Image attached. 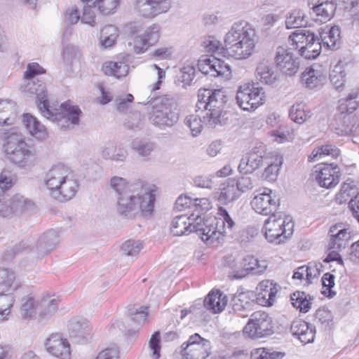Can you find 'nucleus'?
Segmentation results:
<instances>
[{"instance_id": "23", "label": "nucleus", "mask_w": 359, "mask_h": 359, "mask_svg": "<svg viewBox=\"0 0 359 359\" xmlns=\"http://www.w3.org/2000/svg\"><path fill=\"white\" fill-rule=\"evenodd\" d=\"M257 290V303L263 306H271L276 302L280 287L273 281L264 280L259 283Z\"/></svg>"}, {"instance_id": "50", "label": "nucleus", "mask_w": 359, "mask_h": 359, "mask_svg": "<svg viewBox=\"0 0 359 359\" xmlns=\"http://www.w3.org/2000/svg\"><path fill=\"white\" fill-rule=\"evenodd\" d=\"M233 309L241 312L250 309L252 302L248 292L236 293L232 299Z\"/></svg>"}, {"instance_id": "33", "label": "nucleus", "mask_w": 359, "mask_h": 359, "mask_svg": "<svg viewBox=\"0 0 359 359\" xmlns=\"http://www.w3.org/2000/svg\"><path fill=\"white\" fill-rule=\"evenodd\" d=\"M241 266L243 268V273L238 277L245 276L249 272L255 275L263 273L267 268V263L265 260L259 261L253 256L248 255L243 258Z\"/></svg>"}, {"instance_id": "17", "label": "nucleus", "mask_w": 359, "mask_h": 359, "mask_svg": "<svg viewBox=\"0 0 359 359\" xmlns=\"http://www.w3.org/2000/svg\"><path fill=\"white\" fill-rule=\"evenodd\" d=\"M271 194V189L268 188L256 190L250 202L252 209L258 214L264 215L274 213L278 205Z\"/></svg>"}, {"instance_id": "58", "label": "nucleus", "mask_w": 359, "mask_h": 359, "mask_svg": "<svg viewBox=\"0 0 359 359\" xmlns=\"http://www.w3.org/2000/svg\"><path fill=\"white\" fill-rule=\"evenodd\" d=\"M128 44L130 47V50L137 54L144 53L151 46L142 34L133 37Z\"/></svg>"}, {"instance_id": "3", "label": "nucleus", "mask_w": 359, "mask_h": 359, "mask_svg": "<svg viewBox=\"0 0 359 359\" xmlns=\"http://www.w3.org/2000/svg\"><path fill=\"white\" fill-rule=\"evenodd\" d=\"M224 44L230 57L236 60L248 59L255 52V29L246 21L235 22L225 35Z\"/></svg>"}, {"instance_id": "42", "label": "nucleus", "mask_w": 359, "mask_h": 359, "mask_svg": "<svg viewBox=\"0 0 359 359\" xmlns=\"http://www.w3.org/2000/svg\"><path fill=\"white\" fill-rule=\"evenodd\" d=\"M339 150L335 146L331 144L323 145L315 148L309 156V160L310 161H316L330 156L333 158H336L339 156Z\"/></svg>"}, {"instance_id": "13", "label": "nucleus", "mask_w": 359, "mask_h": 359, "mask_svg": "<svg viewBox=\"0 0 359 359\" xmlns=\"http://www.w3.org/2000/svg\"><path fill=\"white\" fill-rule=\"evenodd\" d=\"M171 7V0H135L134 2V9L138 15L149 19L168 13Z\"/></svg>"}, {"instance_id": "21", "label": "nucleus", "mask_w": 359, "mask_h": 359, "mask_svg": "<svg viewBox=\"0 0 359 359\" xmlns=\"http://www.w3.org/2000/svg\"><path fill=\"white\" fill-rule=\"evenodd\" d=\"M45 346L47 351L54 357L60 359H69L71 357L70 344L60 334H52L46 340Z\"/></svg>"}, {"instance_id": "57", "label": "nucleus", "mask_w": 359, "mask_h": 359, "mask_svg": "<svg viewBox=\"0 0 359 359\" xmlns=\"http://www.w3.org/2000/svg\"><path fill=\"white\" fill-rule=\"evenodd\" d=\"M340 38V30L339 27L334 26L330 28L325 36H321V41L324 46L328 48H334Z\"/></svg>"}, {"instance_id": "35", "label": "nucleus", "mask_w": 359, "mask_h": 359, "mask_svg": "<svg viewBox=\"0 0 359 359\" xmlns=\"http://www.w3.org/2000/svg\"><path fill=\"white\" fill-rule=\"evenodd\" d=\"M131 318L130 320L132 323V328L126 332V335H134L138 330V327L144 323L148 316V310L147 307L144 306H133L129 309Z\"/></svg>"}, {"instance_id": "43", "label": "nucleus", "mask_w": 359, "mask_h": 359, "mask_svg": "<svg viewBox=\"0 0 359 359\" xmlns=\"http://www.w3.org/2000/svg\"><path fill=\"white\" fill-rule=\"evenodd\" d=\"M39 302L31 296H27L22 299L20 307V316L24 319H29L35 317L36 311L39 310Z\"/></svg>"}, {"instance_id": "25", "label": "nucleus", "mask_w": 359, "mask_h": 359, "mask_svg": "<svg viewBox=\"0 0 359 359\" xmlns=\"http://www.w3.org/2000/svg\"><path fill=\"white\" fill-rule=\"evenodd\" d=\"M175 206L179 211L186 208H194V211L197 212L196 215H200L210 209V203L206 198L192 199L187 196H180L176 200Z\"/></svg>"}, {"instance_id": "32", "label": "nucleus", "mask_w": 359, "mask_h": 359, "mask_svg": "<svg viewBox=\"0 0 359 359\" xmlns=\"http://www.w3.org/2000/svg\"><path fill=\"white\" fill-rule=\"evenodd\" d=\"M16 118L15 104L8 99H0V126H11Z\"/></svg>"}, {"instance_id": "31", "label": "nucleus", "mask_w": 359, "mask_h": 359, "mask_svg": "<svg viewBox=\"0 0 359 359\" xmlns=\"http://www.w3.org/2000/svg\"><path fill=\"white\" fill-rule=\"evenodd\" d=\"M226 304V296L219 290L210 292L204 299V306L214 313L222 312Z\"/></svg>"}, {"instance_id": "14", "label": "nucleus", "mask_w": 359, "mask_h": 359, "mask_svg": "<svg viewBox=\"0 0 359 359\" xmlns=\"http://www.w3.org/2000/svg\"><path fill=\"white\" fill-rule=\"evenodd\" d=\"M198 68L205 75L222 77L226 79L231 76L229 65L214 56L201 57L198 62Z\"/></svg>"}, {"instance_id": "37", "label": "nucleus", "mask_w": 359, "mask_h": 359, "mask_svg": "<svg viewBox=\"0 0 359 359\" xmlns=\"http://www.w3.org/2000/svg\"><path fill=\"white\" fill-rule=\"evenodd\" d=\"M57 243V237L54 231H49L42 235L38 240L34 250L39 255L50 252Z\"/></svg>"}, {"instance_id": "49", "label": "nucleus", "mask_w": 359, "mask_h": 359, "mask_svg": "<svg viewBox=\"0 0 359 359\" xmlns=\"http://www.w3.org/2000/svg\"><path fill=\"white\" fill-rule=\"evenodd\" d=\"M311 116V111L302 103L293 104L290 110V118L297 123H303Z\"/></svg>"}, {"instance_id": "8", "label": "nucleus", "mask_w": 359, "mask_h": 359, "mask_svg": "<svg viewBox=\"0 0 359 359\" xmlns=\"http://www.w3.org/2000/svg\"><path fill=\"white\" fill-rule=\"evenodd\" d=\"M203 224L196 225V228L202 230V240L209 245L219 243V240L231 232L235 225L226 210L222 207H219L217 217L203 219Z\"/></svg>"}, {"instance_id": "12", "label": "nucleus", "mask_w": 359, "mask_h": 359, "mask_svg": "<svg viewBox=\"0 0 359 359\" xmlns=\"http://www.w3.org/2000/svg\"><path fill=\"white\" fill-rule=\"evenodd\" d=\"M210 353V341L196 333L190 336L188 341L180 347V353L184 359H205Z\"/></svg>"}, {"instance_id": "16", "label": "nucleus", "mask_w": 359, "mask_h": 359, "mask_svg": "<svg viewBox=\"0 0 359 359\" xmlns=\"http://www.w3.org/2000/svg\"><path fill=\"white\" fill-rule=\"evenodd\" d=\"M274 62L280 72L289 76L296 74L299 68L298 58L286 46H280L276 48Z\"/></svg>"}, {"instance_id": "44", "label": "nucleus", "mask_w": 359, "mask_h": 359, "mask_svg": "<svg viewBox=\"0 0 359 359\" xmlns=\"http://www.w3.org/2000/svg\"><path fill=\"white\" fill-rule=\"evenodd\" d=\"M308 23L305 13L299 9L290 12L286 17L285 26L287 29L298 28L306 26Z\"/></svg>"}, {"instance_id": "46", "label": "nucleus", "mask_w": 359, "mask_h": 359, "mask_svg": "<svg viewBox=\"0 0 359 359\" xmlns=\"http://www.w3.org/2000/svg\"><path fill=\"white\" fill-rule=\"evenodd\" d=\"M291 303L294 307L299 309L301 312L306 313L311 305V297L304 292L296 291L291 294Z\"/></svg>"}, {"instance_id": "40", "label": "nucleus", "mask_w": 359, "mask_h": 359, "mask_svg": "<svg viewBox=\"0 0 359 359\" xmlns=\"http://www.w3.org/2000/svg\"><path fill=\"white\" fill-rule=\"evenodd\" d=\"M118 29L111 25H105L100 30V46L102 48H109L114 46L118 37Z\"/></svg>"}, {"instance_id": "63", "label": "nucleus", "mask_w": 359, "mask_h": 359, "mask_svg": "<svg viewBox=\"0 0 359 359\" xmlns=\"http://www.w3.org/2000/svg\"><path fill=\"white\" fill-rule=\"evenodd\" d=\"M160 27L156 24H153L148 27L142 34V36L147 40V43L151 46L156 43L160 38Z\"/></svg>"}, {"instance_id": "36", "label": "nucleus", "mask_w": 359, "mask_h": 359, "mask_svg": "<svg viewBox=\"0 0 359 359\" xmlns=\"http://www.w3.org/2000/svg\"><path fill=\"white\" fill-rule=\"evenodd\" d=\"M156 148L154 142L145 139H135L130 143L131 150L147 161Z\"/></svg>"}, {"instance_id": "28", "label": "nucleus", "mask_w": 359, "mask_h": 359, "mask_svg": "<svg viewBox=\"0 0 359 359\" xmlns=\"http://www.w3.org/2000/svg\"><path fill=\"white\" fill-rule=\"evenodd\" d=\"M22 123L29 134L39 140H46L48 137L47 128L36 118L29 114H25Z\"/></svg>"}, {"instance_id": "38", "label": "nucleus", "mask_w": 359, "mask_h": 359, "mask_svg": "<svg viewBox=\"0 0 359 359\" xmlns=\"http://www.w3.org/2000/svg\"><path fill=\"white\" fill-rule=\"evenodd\" d=\"M322 44L317 36H311L304 46H302L299 50V55L307 60L316 59L320 53Z\"/></svg>"}, {"instance_id": "24", "label": "nucleus", "mask_w": 359, "mask_h": 359, "mask_svg": "<svg viewBox=\"0 0 359 359\" xmlns=\"http://www.w3.org/2000/svg\"><path fill=\"white\" fill-rule=\"evenodd\" d=\"M330 242L328 246L330 249L341 250L346 247L351 238V231L345 228L342 224H337L330 227Z\"/></svg>"}, {"instance_id": "5", "label": "nucleus", "mask_w": 359, "mask_h": 359, "mask_svg": "<svg viewBox=\"0 0 359 359\" xmlns=\"http://www.w3.org/2000/svg\"><path fill=\"white\" fill-rule=\"evenodd\" d=\"M198 108L203 123L208 128H215L224 123V111L226 97L222 90L203 89L199 90Z\"/></svg>"}, {"instance_id": "62", "label": "nucleus", "mask_w": 359, "mask_h": 359, "mask_svg": "<svg viewBox=\"0 0 359 359\" xmlns=\"http://www.w3.org/2000/svg\"><path fill=\"white\" fill-rule=\"evenodd\" d=\"M119 4V0H96L95 6L103 15L113 14Z\"/></svg>"}, {"instance_id": "52", "label": "nucleus", "mask_w": 359, "mask_h": 359, "mask_svg": "<svg viewBox=\"0 0 359 359\" xmlns=\"http://www.w3.org/2000/svg\"><path fill=\"white\" fill-rule=\"evenodd\" d=\"M314 36V33L309 29H299L290 35L289 40L291 41V45L295 46V48H300V45L307 43L309 39Z\"/></svg>"}, {"instance_id": "4", "label": "nucleus", "mask_w": 359, "mask_h": 359, "mask_svg": "<svg viewBox=\"0 0 359 359\" xmlns=\"http://www.w3.org/2000/svg\"><path fill=\"white\" fill-rule=\"evenodd\" d=\"M43 181L51 196L61 201L71 200L79 189V184L70 169L60 164L52 166Z\"/></svg>"}, {"instance_id": "55", "label": "nucleus", "mask_w": 359, "mask_h": 359, "mask_svg": "<svg viewBox=\"0 0 359 359\" xmlns=\"http://www.w3.org/2000/svg\"><path fill=\"white\" fill-rule=\"evenodd\" d=\"M68 328L75 337H84L85 335L90 334V330L85 320L72 319L68 323Z\"/></svg>"}, {"instance_id": "9", "label": "nucleus", "mask_w": 359, "mask_h": 359, "mask_svg": "<svg viewBox=\"0 0 359 359\" xmlns=\"http://www.w3.org/2000/svg\"><path fill=\"white\" fill-rule=\"evenodd\" d=\"M292 218L282 212H274L265 221L262 231L269 242L280 243L293 233Z\"/></svg>"}, {"instance_id": "20", "label": "nucleus", "mask_w": 359, "mask_h": 359, "mask_svg": "<svg viewBox=\"0 0 359 359\" xmlns=\"http://www.w3.org/2000/svg\"><path fill=\"white\" fill-rule=\"evenodd\" d=\"M340 169L337 165L324 163L318 170H316L314 176L316 180L322 187L327 189L336 186L339 182Z\"/></svg>"}, {"instance_id": "48", "label": "nucleus", "mask_w": 359, "mask_h": 359, "mask_svg": "<svg viewBox=\"0 0 359 359\" xmlns=\"http://www.w3.org/2000/svg\"><path fill=\"white\" fill-rule=\"evenodd\" d=\"M335 8L334 4L329 1H322L313 8L316 15L319 17L318 20L321 22L330 20L333 16Z\"/></svg>"}, {"instance_id": "60", "label": "nucleus", "mask_w": 359, "mask_h": 359, "mask_svg": "<svg viewBox=\"0 0 359 359\" xmlns=\"http://www.w3.org/2000/svg\"><path fill=\"white\" fill-rule=\"evenodd\" d=\"M143 248L140 241L128 240L121 245V250L126 256H136Z\"/></svg>"}, {"instance_id": "30", "label": "nucleus", "mask_w": 359, "mask_h": 359, "mask_svg": "<svg viewBox=\"0 0 359 359\" xmlns=\"http://www.w3.org/2000/svg\"><path fill=\"white\" fill-rule=\"evenodd\" d=\"M291 332L304 344L313 342L314 340L315 330L304 320L294 321L291 325Z\"/></svg>"}, {"instance_id": "6", "label": "nucleus", "mask_w": 359, "mask_h": 359, "mask_svg": "<svg viewBox=\"0 0 359 359\" xmlns=\"http://www.w3.org/2000/svg\"><path fill=\"white\" fill-rule=\"evenodd\" d=\"M151 109L149 120L159 127L173 126L179 120V97L176 95H165L154 98L151 102Z\"/></svg>"}, {"instance_id": "59", "label": "nucleus", "mask_w": 359, "mask_h": 359, "mask_svg": "<svg viewBox=\"0 0 359 359\" xmlns=\"http://www.w3.org/2000/svg\"><path fill=\"white\" fill-rule=\"evenodd\" d=\"M17 177L9 170H3L0 173V193L11 189V187L16 183Z\"/></svg>"}, {"instance_id": "2", "label": "nucleus", "mask_w": 359, "mask_h": 359, "mask_svg": "<svg viewBox=\"0 0 359 359\" xmlns=\"http://www.w3.org/2000/svg\"><path fill=\"white\" fill-rule=\"evenodd\" d=\"M110 187L118 195V212L131 218L139 213L150 215L154 207L158 188L141 180L128 182L121 177L114 176Z\"/></svg>"}, {"instance_id": "64", "label": "nucleus", "mask_w": 359, "mask_h": 359, "mask_svg": "<svg viewBox=\"0 0 359 359\" xmlns=\"http://www.w3.org/2000/svg\"><path fill=\"white\" fill-rule=\"evenodd\" d=\"M280 355L283 357V354L265 348H259L252 351L251 359H276Z\"/></svg>"}, {"instance_id": "45", "label": "nucleus", "mask_w": 359, "mask_h": 359, "mask_svg": "<svg viewBox=\"0 0 359 359\" xmlns=\"http://www.w3.org/2000/svg\"><path fill=\"white\" fill-rule=\"evenodd\" d=\"M184 124L190 129L193 136H198L203 130L205 124L201 114L196 110L195 114L187 116L184 119Z\"/></svg>"}, {"instance_id": "34", "label": "nucleus", "mask_w": 359, "mask_h": 359, "mask_svg": "<svg viewBox=\"0 0 359 359\" xmlns=\"http://www.w3.org/2000/svg\"><path fill=\"white\" fill-rule=\"evenodd\" d=\"M102 70L107 76L120 79L127 76L129 66L123 60L107 61L103 64Z\"/></svg>"}, {"instance_id": "1", "label": "nucleus", "mask_w": 359, "mask_h": 359, "mask_svg": "<svg viewBox=\"0 0 359 359\" xmlns=\"http://www.w3.org/2000/svg\"><path fill=\"white\" fill-rule=\"evenodd\" d=\"M45 69L36 62L29 63L24 74L23 83L20 86L22 92L36 95V102L41 114L55 122L61 129H70L79 125L81 109L69 102L62 103L59 108L48 104L46 86L37 76L43 74Z\"/></svg>"}, {"instance_id": "51", "label": "nucleus", "mask_w": 359, "mask_h": 359, "mask_svg": "<svg viewBox=\"0 0 359 359\" xmlns=\"http://www.w3.org/2000/svg\"><path fill=\"white\" fill-rule=\"evenodd\" d=\"M341 114V117L333 126V130L339 135H348L353 132V126L351 124V116L348 114Z\"/></svg>"}, {"instance_id": "54", "label": "nucleus", "mask_w": 359, "mask_h": 359, "mask_svg": "<svg viewBox=\"0 0 359 359\" xmlns=\"http://www.w3.org/2000/svg\"><path fill=\"white\" fill-rule=\"evenodd\" d=\"M240 194L234 184L224 187L219 194L218 201L222 204H228L238 198Z\"/></svg>"}, {"instance_id": "27", "label": "nucleus", "mask_w": 359, "mask_h": 359, "mask_svg": "<svg viewBox=\"0 0 359 359\" xmlns=\"http://www.w3.org/2000/svg\"><path fill=\"white\" fill-rule=\"evenodd\" d=\"M256 77L262 83L271 86L278 81L279 74L271 62L262 60L257 66Z\"/></svg>"}, {"instance_id": "22", "label": "nucleus", "mask_w": 359, "mask_h": 359, "mask_svg": "<svg viewBox=\"0 0 359 359\" xmlns=\"http://www.w3.org/2000/svg\"><path fill=\"white\" fill-rule=\"evenodd\" d=\"M265 147L264 145L259 147L254 148L245 157H243L238 165V170L241 172H252L259 168L264 162L268 161L269 158L264 156Z\"/></svg>"}, {"instance_id": "41", "label": "nucleus", "mask_w": 359, "mask_h": 359, "mask_svg": "<svg viewBox=\"0 0 359 359\" xmlns=\"http://www.w3.org/2000/svg\"><path fill=\"white\" fill-rule=\"evenodd\" d=\"M340 110L343 114H351L359 107V87L351 89L345 98L339 100Z\"/></svg>"}, {"instance_id": "53", "label": "nucleus", "mask_w": 359, "mask_h": 359, "mask_svg": "<svg viewBox=\"0 0 359 359\" xmlns=\"http://www.w3.org/2000/svg\"><path fill=\"white\" fill-rule=\"evenodd\" d=\"M15 303L13 294H0V322L7 320L11 314V309Z\"/></svg>"}, {"instance_id": "56", "label": "nucleus", "mask_w": 359, "mask_h": 359, "mask_svg": "<svg viewBox=\"0 0 359 359\" xmlns=\"http://www.w3.org/2000/svg\"><path fill=\"white\" fill-rule=\"evenodd\" d=\"M282 163L283 159L281 156H277L275 161L268 160L266 162L267 167L263 173V177L269 182L276 180Z\"/></svg>"}, {"instance_id": "39", "label": "nucleus", "mask_w": 359, "mask_h": 359, "mask_svg": "<svg viewBox=\"0 0 359 359\" xmlns=\"http://www.w3.org/2000/svg\"><path fill=\"white\" fill-rule=\"evenodd\" d=\"M58 309V301L51 297L41 299L39 306V316L41 320H47L55 315Z\"/></svg>"}, {"instance_id": "18", "label": "nucleus", "mask_w": 359, "mask_h": 359, "mask_svg": "<svg viewBox=\"0 0 359 359\" xmlns=\"http://www.w3.org/2000/svg\"><path fill=\"white\" fill-rule=\"evenodd\" d=\"M301 82L308 89L320 88L327 82V68L313 64L302 73Z\"/></svg>"}, {"instance_id": "26", "label": "nucleus", "mask_w": 359, "mask_h": 359, "mask_svg": "<svg viewBox=\"0 0 359 359\" xmlns=\"http://www.w3.org/2000/svg\"><path fill=\"white\" fill-rule=\"evenodd\" d=\"M100 154L103 158L116 162H124L128 158L127 149L120 143L109 142L100 149Z\"/></svg>"}, {"instance_id": "29", "label": "nucleus", "mask_w": 359, "mask_h": 359, "mask_svg": "<svg viewBox=\"0 0 359 359\" xmlns=\"http://www.w3.org/2000/svg\"><path fill=\"white\" fill-rule=\"evenodd\" d=\"M21 286V282L15 273L9 269H0V294H11Z\"/></svg>"}, {"instance_id": "19", "label": "nucleus", "mask_w": 359, "mask_h": 359, "mask_svg": "<svg viewBox=\"0 0 359 359\" xmlns=\"http://www.w3.org/2000/svg\"><path fill=\"white\" fill-rule=\"evenodd\" d=\"M31 205V201L16 194L8 199L0 198V218L11 217L21 213Z\"/></svg>"}, {"instance_id": "7", "label": "nucleus", "mask_w": 359, "mask_h": 359, "mask_svg": "<svg viewBox=\"0 0 359 359\" xmlns=\"http://www.w3.org/2000/svg\"><path fill=\"white\" fill-rule=\"evenodd\" d=\"M3 147L6 158L20 168L31 165L36 158L35 149L21 134L11 133L8 135Z\"/></svg>"}, {"instance_id": "47", "label": "nucleus", "mask_w": 359, "mask_h": 359, "mask_svg": "<svg viewBox=\"0 0 359 359\" xmlns=\"http://www.w3.org/2000/svg\"><path fill=\"white\" fill-rule=\"evenodd\" d=\"M346 73L344 65L339 62L334 65L330 74V81L337 90L344 88L346 83Z\"/></svg>"}, {"instance_id": "11", "label": "nucleus", "mask_w": 359, "mask_h": 359, "mask_svg": "<svg viewBox=\"0 0 359 359\" xmlns=\"http://www.w3.org/2000/svg\"><path fill=\"white\" fill-rule=\"evenodd\" d=\"M273 324L272 318L264 311L254 312L243 328L244 334L250 338H262L272 334Z\"/></svg>"}, {"instance_id": "61", "label": "nucleus", "mask_w": 359, "mask_h": 359, "mask_svg": "<svg viewBox=\"0 0 359 359\" xmlns=\"http://www.w3.org/2000/svg\"><path fill=\"white\" fill-rule=\"evenodd\" d=\"M355 192L356 190L349 183H344L336 196V200L340 204L349 202L350 199L355 196Z\"/></svg>"}, {"instance_id": "10", "label": "nucleus", "mask_w": 359, "mask_h": 359, "mask_svg": "<svg viewBox=\"0 0 359 359\" xmlns=\"http://www.w3.org/2000/svg\"><path fill=\"white\" fill-rule=\"evenodd\" d=\"M266 95L262 88L256 87L254 83H246L241 85L236 93V102L243 110L253 111L266 102Z\"/></svg>"}, {"instance_id": "15", "label": "nucleus", "mask_w": 359, "mask_h": 359, "mask_svg": "<svg viewBox=\"0 0 359 359\" xmlns=\"http://www.w3.org/2000/svg\"><path fill=\"white\" fill-rule=\"evenodd\" d=\"M203 224L201 215L192 214L190 217L185 215L176 216L170 224V231L173 236H180L197 232L202 238V230H198L196 226Z\"/></svg>"}]
</instances>
